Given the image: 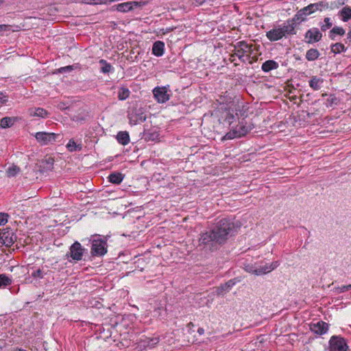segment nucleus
<instances>
[{"label":"nucleus","mask_w":351,"mask_h":351,"mask_svg":"<svg viewBox=\"0 0 351 351\" xmlns=\"http://www.w3.org/2000/svg\"><path fill=\"white\" fill-rule=\"evenodd\" d=\"M322 2L318 3H311L308 6L301 9L293 18L292 21L295 23H299L306 19V16L313 13L315 11L322 10V8L326 7Z\"/></svg>","instance_id":"nucleus-3"},{"label":"nucleus","mask_w":351,"mask_h":351,"mask_svg":"<svg viewBox=\"0 0 351 351\" xmlns=\"http://www.w3.org/2000/svg\"><path fill=\"white\" fill-rule=\"evenodd\" d=\"M107 252L106 242L101 239L93 241L91 254L93 256H102Z\"/></svg>","instance_id":"nucleus-6"},{"label":"nucleus","mask_w":351,"mask_h":351,"mask_svg":"<svg viewBox=\"0 0 351 351\" xmlns=\"http://www.w3.org/2000/svg\"><path fill=\"white\" fill-rule=\"evenodd\" d=\"M325 25L322 26V30L325 31L327 29H329L332 26V23L330 22L329 18H325L324 19Z\"/></svg>","instance_id":"nucleus-34"},{"label":"nucleus","mask_w":351,"mask_h":351,"mask_svg":"<svg viewBox=\"0 0 351 351\" xmlns=\"http://www.w3.org/2000/svg\"><path fill=\"white\" fill-rule=\"evenodd\" d=\"M278 66V64L275 61L267 60L263 64L262 69L265 72H268L272 69H277Z\"/></svg>","instance_id":"nucleus-20"},{"label":"nucleus","mask_w":351,"mask_h":351,"mask_svg":"<svg viewBox=\"0 0 351 351\" xmlns=\"http://www.w3.org/2000/svg\"><path fill=\"white\" fill-rule=\"evenodd\" d=\"M347 345L343 339L332 337L330 340V351H346Z\"/></svg>","instance_id":"nucleus-7"},{"label":"nucleus","mask_w":351,"mask_h":351,"mask_svg":"<svg viewBox=\"0 0 351 351\" xmlns=\"http://www.w3.org/2000/svg\"><path fill=\"white\" fill-rule=\"evenodd\" d=\"M341 16L343 21H347L351 19V9L348 7L343 8L340 12Z\"/></svg>","instance_id":"nucleus-24"},{"label":"nucleus","mask_w":351,"mask_h":351,"mask_svg":"<svg viewBox=\"0 0 351 351\" xmlns=\"http://www.w3.org/2000/svg\"><path fill=\"white\" fill-rule=\"evenodd\" d=\"M349 289H351V284L348 285V286H344L343 287V291H347Z\"/></svg>","instance_id":"nucleus-41"},{"label":"nucleus","mask_w":351,"mask_h":351,"mask_svg":"<svg viewBox=\"0 0 351 351\" xmlns=\"http://www.w3.org/2000/svg\"><path fill=\"white\" fill-rule=\"evenodd\" d=\"M32 276L34 278H36V277L43 278L42 271L40 269H37L32 274Z\"/></svg>","instance_id":"nucleus-37"},{"label":"nucleus","mask_w":351,"mask_h":351,"mask_svg":"<svg viewBox=\"0 0 351 351\" xmlns=\"http://www.w3.org/2000/svg\"><path fill=\"white\" fill-rule=\"evenodd\" d=\"M130 91L128 88H121L118 93V97L120 100L125 99L129 97Z\"/></svg>","instance_id":"nucleus-29"},{"label":"nucleus","mask_w":351,"mask_h":351,"mask_svg":"<svg viewBox=\"0 0 351 351\" xmlns=\"http://www.w3.org/2000/svg\"><path fill=\"white\" fill-rule=\"evenodd\" d=\"M250 52V47L244 42H241L239 43V45L236 49V51L232 56V58L237 56L239 59H241L245 56V54L246 56H249Z\"/></svg>","instance_id":"nucleus-11"},{"label":"nucleus","mask_w":351,"mask_h":351,"mask_svg":"<svg viewBox=\"0 0 351 351\" xmlns=\"http://www.w3.org/2000/svg\"><path fill=\"white\" fill-rule=\"evenodd\" d=\"M328 324L324 322L320 321L311 325V330L316 334L322 335L327 332Z\"/></svg>","instance_id":"nucleus-13"},{"label":"nucleus","mask_w":351,"mask_h":351,"mask_svg":"<svg viewBox=\"0 0 351 351\" xmlns=\"http://www.w3.org/2000/svg\"><path fill=\"white\" fill-rule=\"evenodd\" d=\"M263 271V270H262V271ZM256 274H263V273L261 272V271H259L258 272V271H256Z\"/></svg>","instance_id":"nucleus-44"},{"label":"nucleus","mask_w":351,"mask_h":351,"mask_svg":"<svg viewBox=\"0 0 351 351\" xmlns=\"http://www.w3.org/2000/svg\"><path fill=\"white\" fill-rule=\"evenodd\" d=\"M322 82V80L317 78V77H313L309 82V85L314 90H319L320 88V84Z\"/></svg>","instance_id":"nucleus-25"},{"label":"nucleus","mask_w":351,"mask_h":351,"mask_svg":"<svg viewBox=\"0 0 351 351\" xmlns=\"http://www.w3.org/2000/svg\"><path fill=\"white\" fill-rule=\"evenodd\" d=\"M319 56V51L315 49H311L306 53V58L309 61H313L318 58Z\"/></svg>","instance_id":"nucleus-22"},{"label":"nucleus","mask_w":351,"mask_h":351,"mask_svg":"<svg viewBox=\"0 0 351 351\" xmlns=\"http://www.w3.org/2000/svg\"><path fill=\"white\" fill-rule=\"evenodd\" d=\"M154 97L160 103H164L169 99V95L165 87L155 88L153 90Z\"/></svg>","instance_id":"nucleus-12"},{"label":"nucleus","mask_w":351,"mask_h":351,"mask_svg":"<svg viewBox=\"0 0 351 351\" xmlns=\"http://www.w3.org/2000/svg\"><path fill=\"white\" fill-rule=\"evenodd\" d=\"M0 241L5 246L8 247L12 245L14 241L13 234L8 232L1 234Z\"/></svg>","instance_id":"nucleus-16"},{"label":"nucleus","mask_w":351,"mask_h":351,"mask_svg":"<svg viewBox=\"0 0 351 351\" xmlns=\"http://www.w3.org/2000/svg\"><path fill=\"white\" fill-rule=\"evenodd\" d=\"M9 29V26L7 25H0V32L3 31H8Z\"/></svg>","instance_id":"nucleus-38"},{"label":"nucleus","mask_w":351,"mask_h":351,"mask_svg":"<svg viewBox=\"0 0 351 351\" xmlns=\"http://www.w3.org/2000/svg\"><path fill=\"white\" fill-rule=\"evenodd\" d=\"M66 148L69 152H76L81 150L82 146L80 144H76L73 139H71L66 145Z\"/></svg>","instance_id":"nucleus-23"},{"label":"nucleus","mask_w":351,"mask_h":351,"mask_svg":"<svg viewBox=\"0 0 351 351\" xmlns=\"http://www.w3.org/2000/svg\"><path fill=\"white\" fill-rule=\"evenodd\" d=\"M252 129V125L246 121H242L234 128L232 130L228 132L224 136L223 139H232L235 138H240L246 135Z\"/></svg>","instance_id":"nucleus-4"},{"label":"nucleus","mask_w":351,"mask_h":351,"mask_svg":"<svg viewBox=\"0 0 351 351\" xmlns=\"http://www.w3.org/2000/svg\"><path fill=\"white\" fill-rule=\"evenodd\" d=\"M47 162L49 165H52L53 163V159L52 158H49L47 160Z\"/></svg>","instance_id":"nucleus-40"},{"label":"nucleus","mask_w":351,"mask_h":351,"mask_svg":"<svg viewBox=\"0 0 351 351\" xmlns=\"http://www.w3.org/2000/svg\"><path fill=\"white\" fill-rule=\"evenodd\" d=\"M345 50V47L343 44L337 43L331 46V51L335 53H339Z\"/></svg>","instance_id":"nucleus-28"},{"label":"nucleus","mask_w":351,"mask_h":351,"mask_svg":"<svg viewBox=\"0 0 351 351\" xmlns=\"http://www.w3.org/2000/svg\"><path fill=\"white\" fill-rule=\"evenodd\" d=\"M330 101L331 104H337V99L335 97H332L331 96Z\"/></svg>","instance_id":"nucleus-39"},{"label":"nucleus","mask_w":351,"mask_h":351,"mask_svg":"<svg viewBox=\"0 0 351 351\" xmlns=\"http://www.w3.org/2000/svg\"><path fill=\"white\" fill-rule=\"evenodd\" d=\"M199 241L202 244H208L211 241H216L217 239L215 236V234L213 232V230H210L208 232H206L201 234Z\"/></svg>","instance_id":"nucleus-14"},{"label":"nucleus","mask_w":351,"mask_h":351,"mask_svg":"<svg viewBox=\"0 0 351 351\" xmlns=\"http://www.w3.org/2000/svg\"><path fill=\"white\" fill-rule=\"evenodd\" d=\"M117 141L119 143L125 145L130 141V136L127 132H120L117 136Z\"/></svg>","instance_id":"nucleus-21"},{"label":"nucleus","mask_w":351,"mask_h":351,"mask_svg":"<svg viewBox=\"0 0 351 351\" xmlns=\"http://www.w3.org/2000/svg\"><path fill=\"white\" fill-rule=\"evenodd\" d=\"M234 228V223L225 219L220 220L217 223L216 230H213L217 239V243H221L226 241L228 235L232 233Z\"/></svg>","instance_id":"nucleus-1"},{"label":"nucleus","mask_w":351,"mask_h":351,"mask_svg":"<svg viewBox=\"0 0 351 351\" xmlns=\"http://www.w3.org/2000/svg\"><path fill=\"white\" fill-rule=\"evenodd\" d=\"M347 38L351 42V30L348 33Z\"/></svg>","instance_id":"nucleus-43"},{"label":"nucleus","mask_w":351,"mask_h":351,"mask_svg":"<svg viewBox=\"0 0 351 351\" xmlns=\"http://www.w3.org/2000/svg\"><path fill=\"white\" fill-rule=\"evenodd\" d=\"M322 37V33L317 28L308 30L305 34L306 42L309 44L319 41Z\"/></svg>","instance_id":"nucleus-9"},{"label":"nucleus","mask_w":351,"mask_h":351,"mask_svg":"<svg viewBox=\"0 0 351 351\" xmlns=\"http://www.w3.org/2000/svg\"><path fill=\"white\" fill-rule=\"evenodd\" d=\"M20 171V168L16 166H12L8 169L7 174L8 177L15 176Z\"/></svg>","instance_id":"nucleus-30"},{"label":"nucleus","mask_w":351,"mask_h":351,"mask_svg":"<svg viewBox=\"0 0 351 351\" xmlns=\"http://www.w3.org/2000/svg\"><path fill=\"white\" fill-rule=\"evenodd\" d=\"M12 282L11 279L5 274H0V288L10 285Z\"/></svg>","instance_id":"nucleus-27"},{"label":"nucleus","mask_w":351,"mask_h":351,"mask_svg":"<svg viewBox=\"0 0 351 351\" xmlns=\"http://www.w3.org/2000/svg\"><path fill=\"white\" fill-rule=\"evenodd\" d=\"M28 114L30 117H38L44 118L47 116L48 112L42 108H31L28 110Z\"/></svg>","instance_id":"nucleus-15"},{"label":"nucleus","mask_w":351,"mask_h":351,"mask_svg":"<svg viewBox=\"0 0 351 351\" xmlns=\"http://www.w3.org/2000/svg\"><path fill=\"white\" fill-rule=\"evenodd\" d=\"M84 251L81 244L76 241L70 247V256L75 261H80L82 258Z\"/></svg>","instance_id":"nucleus-8"},{"label":"nucleus","mask_w":351,"mask_h":351,"mask_svg":"<svg viewBox=\"0 0 351 351\" xmlns=\"http://www.w3.org/2000/svg\"><path fill=\"white\" fill-rule=\"evenodd\" d=\"M144 4V3L138 1L125 2L117 5L116 10L119 12H125L132 10L135 7H140Z\"/></svg>","instance_id":"nucleus-10"},{"label":"nucleus","mask_w":351,"mask_h":351,"mask_svg":"<svg viewBox=\"0 0 351 351\" xmlns=\"http://www.w3.org/2000/svg\"><path fill=\"white\" fill-rule=\"evenodd\" d=\"M73 70V66H64V67H62L60 69H59L58 70V73H62L64 71H71Z\"/></svg>","instance_id":"nucleus-36"},{"label":"nucleus","mask_w":351,"mask_h":351,"mask_svg":"<svg viewBox=\"0 0 351 351\" xmlns=\"http://www.w3.org/2000/svg\"><path fill=\"white\" fill-rule=\"evenodd\" d=\"M276 267H277V263H272L271 265H269V267L267 266L265 267V269H264L263 271H261V272L263 273V274H266L267 272L271 271V270H273Z\"/></svg>","instance_id":"nucleus-35"},{"label":"nucleus","mask_w":351,"mask_h":351,"mask_svg":"<svg viewBox=\"0 0 351 351\" xmlns=\"http://www.w3.org/2000/svg\"><path fill=\"white\" fill-rule=\"evenodd\" d=\"M58 136H60V134L53 132H39L35 134L37 141L43 145L54 143Z\"/></svg>","instance_id":"nucleus-5"},{"label":"nucleus","mask_w":351,"mask_h":351,"mask_svg":"<svg viewBox=\"0 0 351 351\" xmlns=\"http://www.w3.org/2000/svg\"><path fill=\"white\" fill-rule=\"evenodd\" d=\"M234 282L232 280H229L226 284L221 286V287L218 288L217 293L221 294L223 291H228L233 285Z\"/></svg>","instance_id":"nucleus-26"},{"label":"nucleus","mask_w":351,"mask_h":351,"mask_svg":"<svg viewBox=\"0 0 351 351\" xmlns=\"http://www.w3.org/2000/svg\"><path fill=\"white\" fill-rule=\"evenodd\" d=\"M330 33L342 36L345 34V30L342 27H335L332 29Z\"/></svg>","instance_id":"nucleus-32"},{"label":"nucleus","mask_w":351,"mask_h":351,"mask_svg":"<svg viewBox=\"0 0 351 351\" xmlns=\"http://www.w3.org/2000/svg\"><path fill=\"white\" fill-rule=\"evenodd\" d=\"M8 215L0 213V226H3L8 222Z\"/></svg>","instance_id":"nucleus-33"},{"label":"nucleus","mask_w":351,"mask_h":351,"mask_svg":"<svg viewBox=\"0 0 351 351\" xmlns=\"http://www.w3.org/2000/svg\"><path fill=\"white\" fill-rule=\"evenodd\" d=\"M295 27L293 23H288L282 27L274 28L267 32V37L271 41H276L286 35L295 34Z\"/></svg>","instance_id":"nucleus-2"},{"label":"nucleus","mask_w":351,"mask_h":351,"mask_svg":"<svg viewBox=\"0 0 351 351\" xmlns=\"http://www.w3.org/2000/svg\"><path fill=\"white\" fill-rule=\"evenodd\" d=\"M2 3H3L2 1L0 0V5L2 4Z\"/></svg>","instance_id":"nucleus-45"},{"label":"nucleus","mask_w":351,"mask_h":351,"mask_svg":"<svg viewBox=\"0 0 351 351\" xmlns=\"http://www.w3.org/2000/svg\"><path fill=\"white\" fill-rule=\"evenodd\" d=\"M165 45L161 41H156L154 43L152 53L156 56H161L164 53Z\"/></svg>","instance_id":"nucleus-17"},{"label":"nucleus","mask_w":351,"mask_h":351,"mask_svg":"<svg viewBox=\"0 0 351 351\" xmlns=\"http://www.w3.org/2000/svg\"><path fill=\"white\" fill-rule=\"evenodd\" d=\"M99 63L103 64V66L101 67V71L103 73H109L111 69H112V66L110 64H108L106 60H101L99 61Z\"/></svg>","instance_id":"nucleus-31"},{"label":"nucleus","mask_w":351,"mask_h":351,"mask_svg":"<svg viewBox=\"0 0 351 351\" xmlns=\"http://www.w3.org/2000/svg\"><path fill=\"white\" fill-rule=\"evenodd\" d=\"M16 117H5L0 119V127L2 128H10L16 122Z\"/></svg>","instance_id":"nucleus-18"},{"label":"nucleus","mask_w":351,"mask_h":351,"mask_svg":"<svg viewBox=\"0 0 351 351\" xmlns=\"http://www.w3.org/2000/svg\"><path fill=\"white\" fill-rule=\"evenodd\" d=\"M197 332H198V333H199V335H202V334L204 333V329H203V328H199L198 329Z\"/></svg>","instance_id":"nucleus-42"},{"label":"nucleus","mask_w":351,"mask_h":351,"mask_svg":"<svg viewBox=\"0 0 351 351\" xmlns=\"http://www.w3.org/2000/svg\"><path fill=\"white\" fill-rule=\"evenodd\" d=\"M123 179V174L119 172L112 173L108 176L109 181L111 183L117 184H120L122 182Z\"/></svg>","instance_id":"nucleus-19"}]
</instances>
